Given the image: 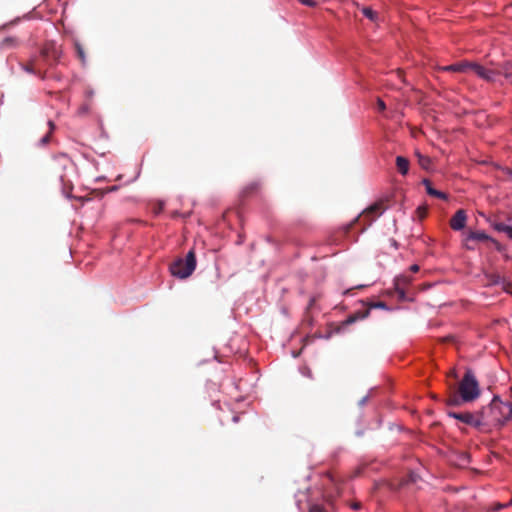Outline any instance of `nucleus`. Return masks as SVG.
I'll return each mask as SVG.
<instances>
[{
  "mask_svg": "<svg viewBox=\"0 0 512 512\" xmlns=\"http://www.w3.org/2000/svg\"><path fill=\"white\" fill-rule=\"evenodd\" d=\"M482 432H489L492 428L503 425L512 418V405L494 397L491 403L479 410Z\"/></svg>",
  "mask_w": 512,
  "mask_h": 512,
  "instance_id": "f257e3e1",
  "label": "nucleus"
},
{
  "mask_svg": "<svg viewBox=\"0 0 512 512\" xmlns=\"http://www.w3.org/2000/svg\"><path fill=\"white\" fill-rule=\"evenodd\" d=\"M196 268V254L189 250L184 258H178L170 264V272L179 279L188 278Z\"/></svg>",
  "mask_w": 512,
  "mask_h": 512,
  "instance_id": "f03ea898",
  "label": "nucleus"
},
{
  "mask_svg": "<svg viewBox=\"0 0 512 512\" xmlns=\"http://www.w3.org/2000/svg\"><path fill=\"white\" fill-rule=\"evenodd\" d=\"M458 393L462 402H472L480 395L478 381L471 370L465 372L464 377L459 383Z\"/></svg>",
  "mask_w": 512,
  "mask_h": 512,
  "instance_id": "7ed1b4c3",
  "label": "nucleus"
},
{
  "mask_svg": "<svg viewBox=\"0 0 512 512\" xmlns=\"http://www.w3.org/2000/svg\"><path fill=\"white\" fill-rule=\"evenodd\" d=\"M385 210L382 202H376L366 208L362 214L355 220L358 221L361 225H363L362 230H365L369 227L376 218H378L383 211Z\"/></svg>",
  "mask_w": 512,
  "mask_h": 512,
  "instance_id": "20e7f679",
  "label": "nucleus"
},
{
  "mask_svg": "<svg viewBox=\"0 0 512 512\" xmlns=\"http://www.w3.org/2000/svg\"><path fill=\"white\" fill-rule=\"evenodd\" d=\"M447 415L451 418L457 419L461 421L462 423H465L469 426H472L482 432V424L480 420V413L479 411L472 413V412H448Z\"/></svg>",
  "mask_w": 512,
  "mask_h": 512,
  "instance_id": "39448f33",
  "label": "nucleus"
},
{
  "mask_svg": "<svg viewBox=\"0 0 512 512\" xmlns=\"http://www.w3.org/2000/svg\"><path fill=\"white\" fill-rule=\"evenodd\" d=\"M41 55L51 64L57 63L61 57V50L55 42H46L41 50Z\"/></svg>",
  "mask_w": 512,
  "mask_h": 512,
  "instance_id": "423d86ee",
  "label": "nucleus"
},
{
  "mask_svg": "<svg viewBox=\"0 0 512 512\" xmlns=\"http://www.w3.org/2000/svg\"><path fill=\"white\" fill-rule=\"evenodd\" d=\"M474 74H476L479 78L487 81V82H494L495 76L499 75V71L488 69L478 63L470 62V68Z\"/></svg>",
  "mask_w": 512,
  "mask_h": 512,
  "instance_id": "0eeeda50",
  "label": "nucleus"
},
{
  "mask_svg": "<svg viewBox=\"0 0 512 512\" xmlns=\"http://www.w3.org/2000/svg\"><path fill=\"white\" fill-rule=\"evenodd\" d=\"M385 307H386V304L384 302L372 303L368 308L361 310V311H357V312L349 315L347 317V319L345 321H343L342 325L347 326V325L355 323L358 320H363V319L367 318L369 316L371 308H385Z\"/></svg>",
  "mask_w": 512,
  "mask_h": 512,
  "instance_id": "6e6552de",
  "label": "nucleus"
},
{
  "mask_svg": "<svg viewBox=\"0 0 512 512\" xmlns=\"http://www.w3.org/2000/svg\"><path fill=\"white\" fill-rule=\"evenodd\" d=\"M484 279L486 286L501 285L504 291L509 292V287L512 286L504 277L498 273L484 272Z\"/></svg>",
  "mask_w": 512,
  "mask_h": 512,
  "instance_id": "1a4fd4ad",
  "label": "nucleus"
},
{
  "mask_svg": "<svg viewBox=\"0 0 512 512\" xmlns=\"http://www.w3.org/2000/svg\"><path fill=\"white\" fill-rule=\"evenodd\" d=\"M467 216L464 210L460 209L456 211L450 220V226L453 230L459 231L466 225Z\"/></svg>",
  "mask_w": 512,
  "mask_h": 512,
  "instance_id": "9d476101",
  "label": "nucleus"
},
{
  "mask_svg": "<svg viewBox=\"0 0 512 512\" xmlns=\"http://www.w3.org/2000/svg\"><path fill=\"white\" fill-rule=\"evenodd\" d=\"M412 279L410 276L401 275L394 281V286L401 299L405 298V288L411 283Z\"/></svg>",
  "mask_w": 512,
  "mask_h": 512,
  "instance_id": "9b49d317",
  "label": "nucleus"
},
{
  "mask_svg": "<svg viewBox=\"0 0 512 512\" xmlns=\"http://www.w3.org/2000/svg\"><path fill=\"white\" fill-rule=\"evenodd\" d=\"M469 68H470V62L464 61V62H459V63L441 67V70L449 71V72H467L469 70Z\"/></svg>",
  "mask_w": 512,
  "mask_h": 512,
  "instance_id": "f8f14e48",
  "label": "nucleus"
},
{
  "mask_svg": "<svg viewBox=\"0 0 512 512\" xmlns=\"http://www.w3.org/2000/svg\"><path fill=\"white\" fill-rule=\"evenodd\" d=\"M422 184L425 186L426 192L430 196H433V197H436L439 199H443V200L447 199V195L444 192L438 191L432 187V183L429 179H423Z\"/></svg>",
  "mask_w": 512,
  "mask_h": 512,
  "instance_id": "ddd939ff",
  "label": "nucleus"
},
{
  "mask_svg": "<svg viewBox=\"0 0 512 512\" xmlns=\"http://www.w3.org/2000/svg\"><path fill=\"white\" fill-rule=\"evenodd\" d=\"M467 235L469 241L485 242L491 240L490 236L483 231H470Z\"/></svg>",
  "mask_w": 512,
  "mask_h": 512,
  "instance_id": "4468645a",
  "label": "nucleus"
},
{
  "mask_svg": "<svg viewBox=\"0 0 512 512\" xmlns=\"http://www.w3.org/2000/svg\"><path fill=\"white\" fill-rule=\"evenodd\" d=\"M409 160L403 156L396 157V167L400 174L406 175L409 171Z\"/></svg>",
  "mask_w": 512,
  "mask_h": 512,
  "instance_id": "2eb2a0df",
  "label": "nucleus"
},
{
  "mask_svg": "<svg viewBox=\"0 0 512 512\" xmlns=\"http://www.w3.org/2000/svg\"><path fill=\"white\" fill-rule=\"evenodd\" d=\"M18 45V39L16 37H6L0 42V48L7 49L13 48Z\"/></svg>",
  "mask_w": 512,
  "mask_h": 512,
  "instance_id": "dca6fc26",
  "label": "nucleus"
},
{
  "mask_svg": "<svg viewBox=\"0 0 512 512\" xmlns=\"http://www.w3.org/2000/svg\"><path fill=\"white\" fill-rule=\"evenodd\" d=\"M416 157L418 159L419 165L425 169L428 170L431 165V159L428 156L422 155L420 152H416Z\"/></svg>",
  "mask_w": 512,
  "mask_h": 512,
  "instance_id": "f3484780",
  "label": "nucleus"
},
{
  "mask_svg": "<svg viewBox=\"0 0 512 512\" xmlns=\"http://www.w3.org/2000/svg\"><path fill=\"white\" fill-rule=\"evenodd\" d=\"M499 74L504 75L506 79L512 81V62H506L501 66Z\"/></svg>",
  "mask_w": 512,
  "mask_h": 512,
  "instance_id": "a211bd4d",
  "label": "nucleus"
},
{
  "mask_svg": "<svg viewBox=\"0 0 512 512\" xmlns=\"http://www.w3.org/2000/svg\"><path fill=\"white\" fill-rule=\"evenodd\" d=\"M361 12L366 18L370 19L371 21H376L378 18L377 12L370 7H363L361 9Z\"/></svg>",
  "mask_w": 512,
  "mask_h": 512,
  "instance_id": "6ab92c4d",
  "label": "nucleus"
},
{
  "mask_svg": "<svg viewBox=\"0 0 512 512\" xmlns=\"http://www.w3.org/2000/svg\"><path fill=\"white\" fill-rule=\"evenodd\" d=\"M258 189H259V184L257 182H253L244 188L243 194H244V196H248L254 192H257Z\"/></svg>",
  "mask_w": 512,
  "mask_h": 512,
  "instance_id": "aec40b11",
  "label": "nucleus"
},
{
  "mask_svg": "<svg viewBox=\"0 0 512 512\" xmlns=\"http://www.w3.org/2000/svg\"><path fill=\"white\" fill-rule=\"evenodd\" d=\"M462 402L461 398H460V394L459 395H456V394H453L451 395L447 400H446V404L448 406H458L460 405V403Z\"/></svg>",
  "mask_w": 512,
  "mask_h": 512,
  "instance_id": "412c9836",
  "label": "nucleus"
},
{
  "mask_svg": "<svg viewBox=\"0 0 512 512\" xmlns=\"http://www.w3.org/2000/svg\"><path fill=\"white\" fill-rule=\"evenodd\" d=\"M75 49L77 52V55L82 63H85L86 57L84 53V49L82 45L79 42H75Z\"/></svg>",
  "mask_w": 512,
  "mask_h": 512,
  "instance_id": "4be33fe9",
  "label": "nucleus"
},
{
  "mask_svg": "<svg viewBox=\"0 0 512 512\" xmlns=\"http://www.w3.org/2000/svg\"><path fill=\"white\" fill-rule=\"evenodd\" d=\"M417 214H418V217L420 219H423L426 217L427 213H428V207L427 206H419L416 210Z\"/></svg>",
  "mask_w": 512,
  "mask_h": 512,
  "instance_id": "5701e85b",
  "label": "nucleus"
},
{
  "mask_svg": "<svg viewBox=\"0 0 512 512\" xmlns=\"http://www.w3.org/2000/svg\"><path fill=\"white\" fill-rule=\"evenodd\" d=\"M49 126H50V132L47 133L42 139H41V143L42 144H47L49 141H50V134L52 132V130L54 129V124L53 122L49 121Z\"/></svg>",
  "mask_w": 512,
  "mask_h": 512,
  "instance_id": "b1692460",
  "label": "nucleus"
},
{
  "mask_svg": "<svg viewBox=\"0 0 512 512\" xmlns=\"http://www.w3.org/2000/svg\"><path fill=\"white\" fill-rule=\"evenodd\" d=\"M508 228H509V225L504 224V223H496L495 224V229L499 232L506 233L508 231Z\"/></svg>",
  "mask_w": 512,
  "mask_h": 512,
  "instance_id": "393cba45",
  "label": "nucleus"
},
{
  "mask_svg": "<svg viewBox=\"0 0 512 512\" xmlns=\"http://www.w3.org/2000/svg\"><path fill=\"white\" fill-rule=\"evenodd\" d=\"M418 479H419V476L416 473L410 472L407 477L406 482L407 483H416L418 481Z\"/></svg>",
  "mask_w": 512,
  "mask_h": 512,
  "instance_id": "a878e982",
  "label": "nucleus"
},
{
  "mask_svg": "<svg viewBox=\"0 0 512 512\" xmlns=\"http://www.w3.org/2000/svg\"><path fill=\"white\" fill-rule=\"evenodd\" d=\"M474 243H475L474 241H469L468 240V235H467L466 238H465V242H464L465 248L468 249V250L476 249V246H475Z\"/></svg>",
  "mask_w": 512,
  "mask_h": 512,
  "instance_id": "bb28decb",
  "label": "nucleus"
},
{
  "mask_svg": "<svg viewBox=\"0 0 512 512\" xmlns=\"http://www.w3.org/2000/svg\"><path fill=\"white\" fill-rule=\"evenodd\" d=\"M302 5L308 6V7H316L317 2L315 0H298Z\"/></svg>",
  "mask_w": 512,
  "mask_h": 512,
  "instance_id": "cd10ccee",
  "label": "nucleus"
},
{
  "mask_svg": "<svg viewBox=\"0 0 512 512\" xmlns=\"http://www.w3.org/2000/svg\"><path fill=\"white\" fill-rule=\"evenodd\" d=\"M60 181L63 183L64 189H66V188H68L69 190L72 189V185L68 180H66L65 175H60Z\"/></svg>",
  "mask_w": 512,
  "mask_h": 512,
  "instance_id": "c85d7f7f",
  "label": "nucleus"
},
{
  "mask_svg": "<svg viewBox=\"0 0 512 512\" xmlns=\"http://www.w3.org/2000/svg\"><path fill=\"white\" fill-rule=\"evenodd\" d=\"M23 69L29 73H35V70H34V62L31 61L30 63L26 64L23 66Z\"/></svg>",
  "mask_w": 512,
  "mask_h": 512,
  "instance_id": "c756f323",
  "label": "nucleus"
},
{
  "mask_svg": "<svg viewBox=\"0 0 512 512\" xmlns=\"http://www.w3.org/2000/svg\"><path fill=\"white\" fill-rule=\"evenodd\" d=\"M309 512H327V511L319 505H313L310 507Z\"/></svg>",
  "mask_w": 512,
  "mask_h": 512,
  "instance_id": "7c9ffc66",
  "label": "nucleus"
},
{
  "mask_svg": "<svg viewBox=\"0 0 512 512\" xmlns=\"http://www.w3.org/2000/svg\"><path fill=\"white\" fill-rule=\"evenodd\" d=\"M377 108L379 111H384L386 109L384 101L380 98L377 99Z\"/></svg>",
  "mask_w": 512,
  "mask_h": 512,
  "instance_id": "2f4dec72",
  "label": "nucleus"
},
{
  "mask_svg": "<svg viewBox=\"0 0 512 512\" xmlns=\"http://www.w3.org/2000/svg\"><path fill=\"white\" fill-rule=\"evenodd\" d=\"M510 505H512V499H511V500H510V502H508L507 504H500V503H499V504H497L494 510H495V511H499V510H501V509H503V508H505V507H508V506H510Z\"/></svg>",
  "mask_w": 512,
  "mask_h": 512,
  "instance_id": "473e14b6",
  "label": "nucleus"
},
{
  "mask_svg": "<svg viewBox=\"0 0 512 512\" xmlns=\"http://www.w3.org/2000/svg\"><path fill=\"white\" fill-rule=\"evenodd\" d=\"M163 210V204L158 203L157 206L154 208V213L159 214Z\"/></svg>",
  "mask_w": 512,
  "mask_h": 512,
  "instance_id": "72a5a7b5",
  "label": "nucleus"
},
{
  "mask_svg": "<svg viewBox=\"0 0 512 512\" xmlns=\"http://www.w3.org/2000/svg\"><path fill=\"white\" fill-rule=\"evenodd\" d=\"M490 241H492V242L494 243V245H495L496 249H497L499 252H502V251H503V246H502L500 243H498L497 241H495V240H493V239H491Z\"/></svg>",
  "mask_w": 512,
  "mask_h": 512,
  "instance_id": "f704fd0d",
  "label": "nucleus"
},
{
  "mask_svg": "<svg viewBox=\"0 0 512 512\" xmlns=\"http://www.w3.org/2000/svg\"><path fill=\"white\" fill-rule=\"evenodd\" d=\"M410 271L413 272V273H416L419 271V266L417 264H413L411 267H410Z\"/></svg>",
  "mask_w": 512,
  "mask_h": 512,
  "instance_id": "c9c22d12",
  "label": "nucleus"
},
{
  "mask_svg": "<svg viewBox=\"0 0 512 512\" xmlns=\"http://www.w3.org/2000/svg\"><path fill=\"white\" fill-rule=\"evenodd\" d=\"M510 239H512V227L509 226L508 231L505 233Z\"/></svg>",
  "mask_w": 512,
  "mask_h": 512,
  "instance_id": "e433bc0d",
  "label": "nucleus"
},
{
  "mask_svg": "<svg viewBox=\"0 0 512 512\" xmlns=\"http://www.w3.org/2000/svg\"><path fill=\"white\" fill-rule=\"evenodd\" d=\"M510 239H512V227L509 226L508 231L505 233Z\"/></svg>",
  "mask_w": 512,
  "mask_h": 512,
  "instance_id": "4c0bfd02",
  "label": "nucleus"
},
{
  "mask_svg": "<svg viewBox=\"0 0 512 512\" xmlns=\"http://www.w3.org/2000/svg\"><path fill=\"white\" fill-rule=\"evenodd\" d=\"M360 506H361V505H360V503H354V504L352 505V508H353V509H355V510H357V509H359V508H360Z\"/></svg>",
  "mask_w": 512,
  "mask_h": 512,
  "instance_id": "58836bf2",
  "label": "nucleus"
},
{
  "mask_svg": "<svg viewBox=\"0 0 512 512\" xmlns=\"http://www.w3.org/2000/svg\"><path fill=\"white\" fill-rule=\"evenodd\" d=\"M450 375H451V376H453V377H456V372H455V370H451Z\"/></svg>",
  "mask_w": 512,
  "mask_h": 512,
  "instance_id": "ea45409f",
  "label": "nucleus"
}]
</instances>
